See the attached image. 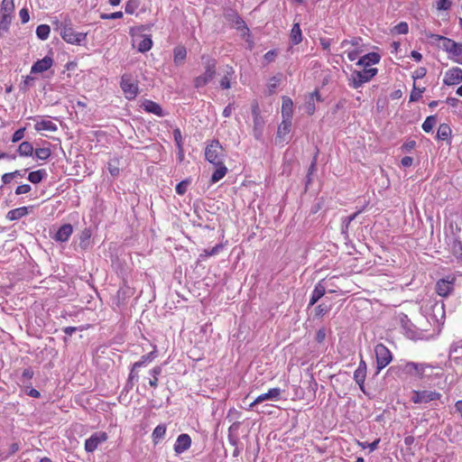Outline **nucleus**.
<instances>
[{"label":"nucleus","mask_w":462,"mask_h":462,"mask_svg":"<svg viewBox=\"0 0 462 462\" xmlns=\"http://www.w3.org/2000/svg\"><path fill=\"white\" fill-rule=\"evenodd\" d=\"M397 33L405 34L408 32V24L406 23H400L394 27Z\"/></svg>","instance_id":"55"},{"label":"nucleus","mask_w":462,"mask_h":462,"mask_svg":"<svg viewBox=\"0 0 462 462\" xmlns=\"http://www.w3.org/2000/svg\"><path fill=\"white\" fill-rule=\"evenodd\" d=\"M439 398L440 393L434 391H413L411 400L414 403H427Z\"/></svg>","instance_id":"9"},{"label":"nucleus","mask_w":462,"mask_h":462,"mask_svg":"<svg viewBox=\"0 0 462 462\" xmlns=\"http://www.w3.org/2000/svg\"><path fill=\"white\" fill-rule=\"evenodd\" d=\"M51 32V28L47 24H41L36 28V35L41 40H47Z\"/></svg>","instance_id":"34"},{"label":"nucleus","mask_w":462,"mask_h":462,"mask_svg":"<svg viewBox=\"0 0 462 462\" xmlns=\"http://www.w3.org/2000/svg\"><path fill=\"white\" fill-rule=\"evenodd\" d=\"M1 180H2L3 185L0 187V189H3L4 185H7V184L11 183L14 179H13V175H11L10 172H8V173L3 174L1 177Z\"/></svg>","instance_id":"59"},{"label":"nucleus","mask_w":462,"mask_h":462,"mask_svg":"<svg viewBox=\"0 0 462 462\" xmlns=\"http://www.w3.org/2000/svg\"><path fill=\"white\" fill-rule=\"evenodd\" d=\"M22 23H26L30 20V14L26 8H23L19 13Z\"/></svg>","instance_id":"57"},{"label":"nucleus","mask_w":462,"mask_h":462,"mask_svg":"<svg viewBox=\"0 0 462 462\" xmlns=\"http://www.w3.org/2000/svg\"><path fill=\"white\" fill-rule=\"evenodd\" d=\"M451 134V129L447 124H441L437 132V137L440 140H446Z\"/></svg>","instance_id":"35"},{"label":"nucleus","mask_w":462,"mask_h":462,"mask_svg":"<svg viewBox=\"0 0 462 462\" xmlns=\"http://www.w3.org/2000/svg\"><path fill=\"white\" fill-rule=\"evenodd\" d=\"M215 75H217L216 71V62L214 60L208 61L206 72L204 73V84L210 81Z\"/></svg>","instance_id":"28"},{"label":"nucleus","mask_w":462,"mask_h":462,"mask_svg":"<svg viewBox=\"0 0 462 462\" xmlns=\"http://www.w3.org/2000/svg\"><path fill=\"white\" fill-rule=\"evenodd\" d=\"M454 279L451 281L442 279L437 282L436 290L439 296L446 297L452 290Z\"/></svg>","instance_id":"17"},{"label":"nucleus","mask_w":462,"mask_h":462,"mask_svg":"<svg viewBox=\"0 0 462 462\" xmlns=\"http://www.w3.org/2000/svg\"><path fill=\"white\" fill-rule=\"evenodd\" d=\"M330 308L328 305H326V304H319L316 307L315 309V314L316 316H323L325 315L326 313H328L329 311Z\"/></svg>","instance_id":"51"},{"label":"nucleus","mask_w":462,"mask_h":462,"mask_svg":"<svg viewBox=\"0 0 462 462\" xmlns=\"http://www.w3.org/2000/svg\"><path fill=\"white\" fill-rule=\"evenodd\" d=\"M451 6L450 0H438L437 8L439 10H448Z\"/></svg>","instance_id":"54"},{"label":"nucleus","mask_w":462,"mask_h":462,"mask_svg":"<svg viewBox=\"0 0 462 462\" xmlns=\"http://www.w3.org/2000/svg\"><path fill=\"white\" fill-rule=\"evenodd\" d=\"M27 171H28L27 169H24L23 171L16 170L13 172H10V174L13 175V179L14 180L15 178H18V177H20V178L24 177Z\"/></svg>","instance_id":"62"},{"label":"nucleus","mask_w":462,"mask_h":462,"mask_svg":"<svg viewBox=\"0 0 462 462\" xmlns=\"http://www.w3.org/2000/svg\"><path fill=\"white\" fill-rule=\"evenodd\" d=\"M290 36L293 44H299L302 41L301 30L299 23L293 24Z\"/></svg>","instance_id":"30"},{"label":"nucleus","mask_w":462,"mask_h":462,"mask_svg":"<svg viewBox=\"0 0 462 462\" xmlns=\"http://www.w3.org/2000/svg\"><path fill=\"white\" fill-rule=\"evenodd\" d=\"M47 177V171L44 169H41L35 171H31L28 174V180L33 184L40 183L42 180Z\"/></svg>","instance_id":"23"},{"label":"nucleus","mask_w":462,"mask_h":462,"mask_svg":"<svg viewBox=\"0 0 462 462\" xmlns=\"http://www.w3.org/2000/svg\"><path fill=\"white\" fill-rule=\"evenodd\" d=\"M426 75V69L425 68H420L418 69L413 75L414 79H421Z\"/></svg>","instance_id":"63"},{"label":"nucleus","mask_w":462,"mask_h":462,"mask_svg":"<svg viewBox=\"0 0 462 462\" xmlns=\"http://www.w3.org/2000/svg\"><path fill=\"white\" fill-rule=\"evenodd\" d=\"M51 154V152L49 148H38L35 150V155L39 160L45 161Z\"/></svg>","instance_id":"42"},{"label":"nucleus","mask_w":462,"mask_h":462,"mask_svg":"<svg viewBox=\"0 0 462 462\" xmlns=\"http://www.w3.org/2000/svg\"><path fill=\"white\" fill-rule=\"evenodd\" d=\"M120 87L129 100L134 99L138 94V84L129 74H124L121 77Z\"/></svg>","instance_id":"5"},{"label":"nucleus","mask_w":462,"mask_h":462,"mask_svg":"<svg viewBox=\"0 0 462 462\" xmlns=\"http://www.w3.org/2000/svg\"><path fill=\"white\" fill-rule=\"evenodd\" d=\"M166 433V425L160 424L152 431V438L154 444H157L160 439H162Z\"/></svg>","instance_id":"29"},{"label":"nucleus","mask_w":462,"mask_h":462,"mask_svg":"<svg viewBox=\"0 0 462 462\" xmlns=\"http://www.w3.org/2000/svg\"><path fill=\"white\" fill-rule=\"evenodd\" d=\"M91 236V233L88 229H84L79 236V246L81 248H86L89 244V238Z\"/></svg>","instance_id":"40"},{"label":"nucleus","mask_w":462,"mask_h":462,"mask_svg":"<svg viewBox=\"0 0 462 462\" xmlns=\"http://www.w3.org/2000/svg\"><path fill=\"white\" fill-rule=\"evenodd\" d=\"M33 151L34 149L32 144L27 141L21 143L17 149L18 154L23 157L32 155Z\"/></svg>","instance_id":"26"},{"label":"nucleus","mask_w":462,"mask_h":462,"mask_svg":"<svg viewBox=\"0 0 462 462\" xmlns=\"http://www.w3.org/2000/svg\"><path fill=\"white\" fill-rule=\"evenodd\" d=\"M376 363H377V374L384 368L393 359L390 350L383 344H378L374 347Z\"/></svg>","instance_id":"6"},{"label":"nucleus","mask_w":462,"mask_h":462,"mask_svg":"<svg viewBox=\"0 0 462 462\" xmlns=\"http://www.w3.org/2000/svg\"><path fill=\"white\" fill-rule=\"evenodd\" d=\"M437 119L435 116H428L422 124V129L425 132L430 133L432 130L433 126L435 125Z\"/></svg>","instance_id":"41"},{"label":"nucleus","mask_w":462,"mask_h":462,"mask_svg":"<svg viewBox=\"0 0 462 462\" xmlns=\"http://www.w3.org/2000/svg\"><path fill=\"white\" fill-rule=\"evenodd\" d=\"M33 81H34V78L33 77H31V76H27L23 82V85L21 87V88L23 90H27L31 86H32L33 84Z\"/></svg>","instance_id":"56"},{"label":"nucleus","mask_w":462,"mask_h":462,"mask_svg":"<svg viewBox=\"0 0 462 462\" xmlns=\"http://www.w3.org/2000/svg\"><path fill=\"white\" fill-rule=\"evenodd\" d=\"M117 161H111L108 162L107 169L110 172V174L114 177L117 176L119 174V167L117 166Z\"/></svg>","instance_id":"46"},{"label":"nucleus","mask_w":462,"mask_h":462,"mask_svg":"<svg viewBox=\"0 0 462 462\" xmlns=\"http://www.w3.org/2000/svg\"><path fill=\"white\" fill-rule=\"evenodd\" d=\"M152 46V41L150 37L143 38L139 43H138V51L140 52H146L149 50H151Z\"/></svg>","instance_id":"39"},{"label":"nucleus","mask_w":462,"mask_h":462,"mask_svg":"<svg viewBox=\"0 0 462 462\" xmlns=\"http://www.w3.org/2000/svg\"><path fill=\"white\" fill-rule=\"evenodd\" d=\"M12 22V16L0 15V38L9 30V25Z\"/></svg>","instance_id":"33"},{"label":"nucleus","mask_w":462,"mask_h":462,"mask_svg":"<svg viewBox=\"0 0 462 462\" xmlns=\"http://www.w3.org/2000/svg\"><path fill=\"white\" fill-rule=\"evenodd\" d=\"M14 11V0H3L0 8V15L12 16V14Z\"/></svg>","instance_id":"27"},{"label":"nucleus","mask_w":462,"mask_h":462,"mask_svg":"<svg viewBox=\"0 0 462 462\" xmlns=\"http://www.w3.org/2000/svg\"><path fill=\"white\" fill-rule=\"evenodd\" d=\"M362 39L360 37H354L351 40H345L341 42V48L346 49L348 45L356 47V49L362 50Z\"/></svg>","instance_id":"36"},{"label":"nucleus","mask_w":462,"mask_h":462,"mask_svg":"<svg viewBox=\"0 0 462 462\" xmlns=\"http://www.w3.org/2000/svg\"><path fill=\"white\" fill-rule=\"evenodd\" d=\"M173 137H174V141L176 143V145L179 149V153H180V159L182 160V137H181V133H180V130L179 128H176L173 130Z\"/></svg>","instance_id":"38"},{"label":"nucleus","mask_w":462,"mask_h":462,"mask_svg":"<svg viewBox=\"0 0 462 462\" xmlns=\"http://www.w3.org/2000/svg\"><path fill=\"white\" fill-rule=\"evenodd\" d=\"M53 64L51 57L45 56L43 59L37 60L31 68V73H42L48 70Z\"/></svg>","instance_id":"13"},{"label":"nucleus","mask_w":462,"mask_h":462,"mask_svg":"<svg viewBox=\"0 0 462 462\" xmlns=\"http://www.w3.org/2000/svg\"><path fill=\"white\" fill-rule=\"evenodd\" d=\"M281 393L282 391L280 388H272L267 393H262L258 395L250 404H249V410L254 409L256 405L266 402V401H272V402H277L281 399Z\"/></svg>","instance_id":"7"},{"label":"nucleus","mask_w":462,"mask_h":462,"mask_svg":"<svg viewBox=\"0 0 462 462\" xmlns=\"http://www.w3.org/2000/svg\"><path fill=\"white\" fill-rule=\"evenodd\" d=\"M34 128L36 131L40 132V131H49V132H56L58 127L57 125L52 123L51 121H48V120H42L41 122H38L35 125H34Z\"/></svg>","instance_id":"25"},{"label":"nucleus","mask_w":462,"mask_h":462,"mask_svg":"<svg viewBox=\"0 0 462 462\" xmlns=\"http://www.w3.org/2000/svg\"><path fill=\"white\" fill-rule=\"evenodd\" d=\"M123 17L122 12H115L111 14H101L100 18L103 20H115V19H120Z\"/></svg>","instance_id":"47"},{"label":"nucleus","mask_w":462,"mask_h":462,"mask_svg":"<svg viewBox=\"0 0 462 462\" xmlns=\"http://www.w3.org/2000/svg\"><path fill=\"white\" fill-rule=\"evenodd\" d=\"M423 91H424V88H418L414 87V88L411 91V96H410V101L414 102V101L419 100L421 97V94Z\"/></svg>","instance_id":"48"},{"label":"nucleus","mask_w":462,"mask_h":462,"mask_svg":"<svg viewBox=\"0 0 462 462\" xmlns=\"http://www.w3.org/2000/svg\"><path fill=\"white\" fill-rule=\"evenodd\" d=\"M73 232L72 226L70 224L62 225L54 236V239L58 242H66Z\"/></svg>","instance_id":"16"},{"label":"nucleus","mask_w":462,"mask_h":462,"mask_svg":"<svg viewBox=\"0 0 462 462\" xmlns=\"http://www.w3.org/2000/svg\"><path fill=\"white\" fill-rule=\"evenodd\" d=\"M380 56L375 52H370L363 56L357 62L358 66H364L367 69L372 64L379 62Z\"/></svg>","instance_id":"20"},{"label":"nucleus","mask_w":462,"mask_h":462,"mask_svg":"<svg viewBox=\"0 0 462 462\" xmlns=\"http://www.w3.org/2000/svg\"><path fill=\"white\" fill-rule=\"evenodd\" d=\"M293 114V103L290 97L282 98V119L291 120Z\"/></svg>","instance_id":"18"},{"label":"nucleus","mask_w":462,"mask_h":462,"mask_svg":"<svg viewBox=\"0 0 462 462\" xmlns=\"http://www.w3.org/2000/svg\"><path fill=\"white\" fill-rule=\"evenodd\" d=\"M24 132H25L24 127L19 128L18 130H16L12 136V142L17 143V142L21 141L24 136Z\"/></svg>","instance_id":"53"},{"label":"nucleus","mask_w":462,"mask_h":462,"mask_svg":"<svg viewBox=\"0 0 462 462\" xmlns=\"http://www.w3.org/2000/svg\"><path fill=\"white\" fill-rule=\"evenodd\" d=\"M29 214L28 207H21L8 211L6 218L10 221L18 220Z\"/></svg>","instance_id":"21"},{"label":"nucleus","mask_w":462,"mask_h":462,"mask_svg":"<svg viewBox=\"0 0 462 462\" xmlns=\"http://www.w3.org/2000/svg\"><path fill=\"white\" fill-rule=\"evenodd\" d=\"M205 157L210 164H212L213 173L211 176V183L220 180L227 172L226 167L224 165V151L218 141H213L205 150Z\"/></svg>","instance_id":"1"},{"label":"nucleus","mask_w":462,"mask_h":462,"mask_svg":"<svg viewBox=\"0 0 462 462\" xmlns=\"http://www.w3.org/2000/svg\"><path fill=\"white\" fill-rule=\"evenodd\" d=\"M428 368H431V366L427 364H418V363H414V362H407L402 367V370L406 374L416 375L420 378H422L426 369H428Z\"/></svg>","instance_id":"10"},{"label":"nucleus","mask_w":462,"mask_h":462,"mask_svg":"<svg viewBox=\"0 0 462 462\" xmlns=\"http://www.w3.org/2000/svg\"><path fill=\"white\" fill-rule=\"evenodd\" d=\"M291 130V120L282 119V123L278 126L276 142L282 143L285 141V137L289 134Z\"/></svg>","instance_id":"15"},{"label":"nucleus","mask_w":462,"mask_h":462,"mask_svg":"<svg viewBox=\"0 0 462 462\" xmlns=\"http://www.w3.org/2000/svg\"><path fill=\"white\" fill-rule=\"evenodd\" d=\"M362 51H363V50H358V49L348 51L347 58L349 59V60L353 61V60H356L359 53H361Z\"/></svg>","instance_id":"60"},{"label":"nucleus","mask_w":462,"mask_h":462,"mask_svg":"<svg viewBox=\"0 0 462 462\" xmlns=\"http://www.w3.org/2000/svg\"><path fill=\"white\" fill-rule=\"evenodd\" d=\"M138 6V3L136 0H129L125 6V11L126 14H134Z\"/></svg>","instance_id":"45"},{"label":"nucleus","mask_w":462,"mask_h":462,"mask_svg":"<svg viewBox=\"0 0 462 462\" xmlns=\"http://www.w3.org/2000/svg\"><path fill=\"white\" fill-rule=\"evenodd\" d=\"M275 57H276V52L274 51H270L265 53L264 60H267L268 62H272Z\"/></svg>","instance_id":"64"},{"label":"nucleus","mask_w":462,"mask_h":462,"mask_svg":"<svg viewBox=\"0 0 462 462\" xmlns=\"http://www.w3.org/2000/svg\"><path fill=\"white\" fill-rule=\"evenodd\" d=\"M173 56H174V63L177 66H180L183 64L186 56H187V51L183 46H177L173 50Z\"/></svg>","instance_id":"24"},{"label":"nucleus","mask_w":462,"mask_h":462,"mask_svg":"<svg viewBox=\"0 0 462 462\" xmlns=\"http://www.w3.org/2000/svg\"><path fill=\"white\" fill-rule=\"evenodd\" d=\"M138 379H139L138 373L136 372V369H134V365H133L127 380L134 383V381L137 382Z\"/></svg>","instance_id":"61"},{"label":"nucleus","mask_w":462,"mask_h":462,"mask_svg":"<svg viewBox=\"0 0 462 462\" xmlns=\"http://www.w3.org/2000/svg\"><path fill=\"white\" fill-rule=\"evenodd\" d=\"M221 249H223L222 244H217L213 246L210 250L204 249V256H211L217 254Z\"/></svg>","instance_id":"49"},{"label":"nucleus","mask_w":462,"mask_h":462,"mask_svg":"<svg viewBox=\"0 0 462 462\" xmlns=\"http://www.w3.org/2000/svg\"><path fill=\"white\" fill-rule=\"evenodd\" d=\"M366 372H364L362 369H356L354 374L355 381L363 389V384L365 383Z\"/></svg>","instance_id":"43"},{"label":"nucleus","mask_w":462,"mask_h":462,"mask_svg":"<svg viewBox=\"0 0 462 462\" xmlns=\"http://www.w3.org/2000/svg\"><path fill=\"white\" fill-rule=\"evenodd\" d=\"M377 73V69L374 68H365L362 71H354L351 74V85L355 88H360L364 83L368 82Z\"/></svg>","instance_id":"4"},{"label":"nucleus","mask_w":462,"mask_h":462,"mask_svg":"<svg viewBox=\"0 0 462 462\" xmlns=\"http://www.w3.org/2000/svg\"><path fill=\"white\" fill-rule=\"evenodd\" d=\"M33 371L31 367L25 368L23 371L21 381L24 383L26 381L31 380L33 377Z\"/></svg>","instance_id":"50"},{"label":"nucleus","mask_w":462,"mask_h":462,"mask_svg":"<svg viewBox=\"0 0 462 462\" xmlns=\"http://www.w3.org/2000/svg\"><path fill=\"white\" fill-rule=\"evenodd\" d=\"M108 436L104 431H97L93 433L90 438L87 439L85 441V450L88 453H93L97 447L106 441Z\"/></svg>","instance_id":"8"},{"label":"nucleus","mask_w":462,"mask_h":462,"mask_svg":"<svg viewBox=\"0 0 462 462\" xmlns=\"http://www.w3.org/2000/svg\"><path fill=\"white\" fill-rule=\"evenodd\" d=\"M191 445V438L189 434L182 433L179 435L174 444V451L176 454H181L188 450Z\"/></svg>","instance_id":"12"},{"label":"nucleus","mask_w":462,"mask_h":462,"mask_svg":"<svg viewBox=\"0 0 462 462\" xmlns=\"http://www.w3.org/2000/svg\"><path fill=\"white\" fill-rule=\"evenodd\" d=\"M263 117H257L254 118V134L256 139H260L263 134Z\"/></svg>","instance_id":"32"},{"label":"nucleus","mask_w":462,"mask_h":462,"mask_svg":"<svg viewBox=\"0 0 462 462\" xmlns=\"http://www.w3.org/2000/svg\"><path fill=\"white\" fill-rule=\"evenodd\" d=\"M142 106L148 113L154 114V115L158 116H163L162 108L156 102H153L152 100L146 99V100L143 101Z\"/></svg>","instance_id":"19"},{"label":"nucleus","mask_w":462,"mask_h":462,"mask_svg":"<svg viewBox=\"0 0 462 462\" xmlns=\"http://www.w3.org/2000/svg\"><path fill=\"white\" fill-rule=\"evenodd\" d=\"M232 68L226 66L218 69L217 76L220 77L219 85L223 89L230 88V78L233 74Z\"/></svg>","instance_id":"14"},{"label":"nucleus","mask_w":462,"mask_h":462,"mask_svg":"<svg viewBox=\"0 0 462 462\" xmlns=\"http://www.w3.org/2000/svg\"><path fill=\"white\" fill-rule=\"evenodd\" d=\"M305 108H306V112L309 115L314 114L316 108H315V105H314L313 99L310 98L309 101H307V103L305 105Z\"/></svg>","instance_id":"58"},{"label":"nucleus","mask_w":462,"mask_h":462,"mask_svg":"<svg viewBox=\"0 0 462 462\" xmlns=\"http://www.w3.org/2000/svg\"><path fill=\"white\" fill-rule=\"evenodd\" d=\"M87 32H76L70 23L64 24L60 30L61 38L70 44L82 45L87 40Z\"/></svg>","instance_id":"3"},{"label":"nucleus","mask_w":462,"mask_h":462,"mask_svg":"<svg viewBox=\"0 0 462 462\" xmlns=\"http://www.w3.org/2000/svg\"><path fill=\"white\" fill-rule=\"evenodd\" d=\"M31 190H32V187L29 184H22V185H19L15 189L14 193H15V195H22V194L29 193Z\"/></svg>","instance_id":"52"},{"label":"nucleus","mask_w":462,"mask_h":462,"mask_svg":"<svg viewBox=\"0 0 462 462\" xmlns=\"http://www.w3.org/2000/svg\"><path fill=\"white\" fill-rule=\"evenodd\" d=\"M153 354V352H150L147 355L142 356L141 359L134 364V369H138L145 365L147 363L151 362L154 358Z\"/></svg>","instance_id":"37"},{"label":"nucleus","mask_w":462,"mask_h":462,"mask_svg":"<svg viewBox=\"0 0 462 462\" xmlns=\"http://www.w3.org/2000/svg\"><path fill=\"white\" fill-rule=\"evenodd\" d=\"M162 368L160 365L154 366L150 370V374L152 375V379L149 381V384L152 388H156L158 386V376L162 374Z\"/></svg>","instance_id":"31"},{"label":"nucleus","mask_w":462,"mask_h":462,"mask_svg":"<svg viewBox=\"0 0 462 462\" xmlns=\"http://www.w3.org/2000/svg\"><path fill=\"white\" fill-rule=\"evenodd\" d=\"M430 37L438 41H442V49L448 53L455 57L454 61L462 64V60L458 58L462 56V43L438 34H430Z\"/></svg>","instance_id":"2"},{"label":"nucleus","mask_w":462,"mask_h":462,"mask_svg":"<svg viewBox=\"0 0 462 462\" xmlns=\"http://www.w3.org/2000/svg\"><path fill=\"white\" fill-rule=\"evenodd\" d=\"M190 180H184L180 182H179L176 186V192L179 195H183L187 191L188 186L189 185Z\"/></svg>","instance_id":"44"},{"label":"nucleus","mask_w":462,"mask_h":462,"mask_svg":"<svg viewBox=\"0 0 462 462\" xmlns=\"http://www.w3.org/2000/svg\"><path fill=\"white\" fill-rule=\"evenodd\" d=\"M443 82L448 86L459 84L462 82V69L458 67H454L448 69L445 73Z\"/></svg>","instance_id":"11"},{"label":"nucleus","mask_w":462,"mask_h":462,"mask_svg":"<svg viewBox=\"0 0 462 462\" xmlns=\"http://www.w3.org/2000/svg\"><path fill=\"white\" fill-rule=\"evenodd\" d=\"M325 292H326L325 286H323V285L321 284V282H319L316 285V287H315V289H314V291H313V292H312V296H311V299H310V304H309V306L310 307V306H313L314 304H316V303L318 302V300H319L321 297H323V296H324Z\"/></svg>","instance_id":"22"}]
</instances>
